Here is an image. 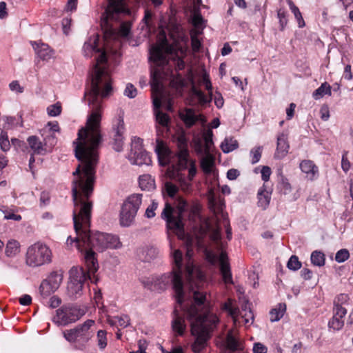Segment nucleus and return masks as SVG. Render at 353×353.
Masks as SVG:
<instances>
[{
    "mask_svg": "<svg viewBox=\"0 0 353 353\" xmlns=\"http://www.w3.org/2000/svg\"><path fill=\"white\" fill-rule=\"evenodd\" d=\"M192 251L188 250L185 257L179 250L172 252V270L152 279L154 290L164 291L172 286L176 303L183 310L190 323L191 333L195 337L192 345L194 353L205 347L210 333L219 323L216 314L210 311L206 293L199 289L204 274L192 259Z\"/></svg>",
    "mask_w": 353,
    "mask_h": 353,
    "instance_id": "1",
    "label": "nucleus"
},
{
    "mask_svg": "<svg viewBox=\"0 0 353 353\" xmlns=\"http://www.w3.org/2000/svg\"><path fill=\"white\" fill-rule=\"evenodd\" d=\"M100 145L74 146L76 158L81 162L73 172L77 175L72 182V200L74 210L72 219L76 233L83 231L82 240L85 246L84 262L88 270L96 273L99 269V263L94 249L103 252L106 249H118L121 247L119 238L111 234L99 231L90 230V222L92 203L89 200L93 192L95 168L98 163V150Z\"/></svg>",
    "mask_w": 353,
    "mask_h": 353,
    "instance_id": "2",
    "label": "nucleus"
},
{
    "mask_svg": "<svg viewBox=\"0 0 353 353\" xmlns=\"http://www.w3.org/2000/svg\"><path fill=\"white\" fill-rule=\"evenodd\" d=\"M99 35L94 34L85 41L82 51L85 57L90 58L98 54L96 62L90 75V85L85 91L83 99H87L92 110L86 125L78 132V138L73 142L76 145H100L102 137L100 132V121L103 108V99L112 93V80L107 69L101 65L107 63V55L104 50L99 47Z\"/></svg>",
    "mask_w": 353,
    "mask_h": 353,
    "instance_id": "3",
    "label": "nucleus"
},
{
    "mask_svg": "<svg viewBox=\"0 0 353 353\" xmlns=\"http://www.w3.org/2000/svg\"><path fill=\"white\" fill-rule=\"evenodd\" d=\"M186 49L170 44L165 34L157 43L150 48L149 60L152 61L150 85L157 122L165 127L170 122V117L159 110L161 101L157 95L160 94L161 80L168 74L170 66L174 65L176 70L185 68L183 60Z\"/></svg>",
    "mask_w": 353,
    "mask_h": 353,
    "instance_id": "4",
    "label": "nucleus"
},
{
    "mask_svg": "<svg viewBox=\"0 0 353 353\" xmlns=\"http://www.w3.org/2000/svg\"><path fill=\"white\" fill-rule=\"evenodd\" d=\"M106 6L101 17V26L105 34H114L119 25L120 36L128 37L131 30L134 15L128 5V0H106Z\"/></svg>",
    "mask_w": 353,
    "mask_h": 353,
    "instance_id": "5",
    "label": "nucleus"
},
{
    "mask_svg": "<svg viewBox=\"0 0 353 353\" xmlns=\"http://www.w3.org/2000/svg\"><path fill=\"white\" fill-rule=\"evenodd\" d=\"M187 206V201L182 198L178 199L176 209L169 203H165L161 217L166 221L168 229L173 230L177 234H183L184 232L183 214L186 210Z\"/></svg>",
    "mask_w": 353,
    "mask_h": 353,
    "instance_id": "6",
    "label": "nucleus"
},
{
    "mask_svg": "<svg viewBox=\"0 0 353 353\" xmlns=\"http://www.w3.org/2000/svg\"><path fill=\"white\" fill-rule=\"evenodd\" d=\"M94 321L88 319L72 329L65 330L63 334L68 342L75 343L77 349L83 350L94 335Z\"/></svg>",
    "mask_w": 353,
    "mask_h": 353,
    "instance_id": "7",
    "label": "nucleus"
},
{
    "mask_svg": "<svg viewBox=\"0 0 353 353\" xmlns=\"http://www.w3.org/2000/svg\"><path fill=\"white\" fill-rule=\"evenodd\" d=\"M70 281L68 283V293L70 298L77 299L83 294L84 283L90 280L94 282L95 279V273H92L83 267H72L69 272ZM97 282V279L94 281Z\"/></svg>",
    "mask_w": 353,
    "mask_h": 353,
    "instance_id": "8",
    "label": "nucleus"
},
{
    "mask_svg": "<svg viewBox=\"0 0 353 353\" xmlns=\"http://www.w3.org/2000/svg\"><path fill=\"white\" fill-rule=\"evenodd\" d=\"M52 254L48 246L41 242H37L28 247L26 263L32 268H37L52 262Z\"/></svg>",
    "mask_w": 353,
    "mask_h": 353,
    "instance_id": "9",
    "label": "nucleus"
},
{
    "mask_svg": "<svg viewBox=\"0 0 353 353\" xmlns=\"http://www.w3.org/2000/svg\"><path fill=\"white\" fill-rule=\"evenodd\" d=\"M142 196L141 194H133L123 202L119 214L121 226L129 227L132 224L141 205Z\"/></svg>",
    "mask_w": 353,
    "mask_h": 353,
    "instance_id": "10",
    "label": "nucleus"
},
{
    "mask_svg": "<svg viewBox=\"0 0 353 353\" xmlns=\"http://www.w3.org/2000/svg\"><path fill=\"white\" fill-rule=\"evenodd\" d=\"M84 315V311L72 303L64 304L56 310L52 321L57 325L65 326L78 321Z\"/></svg>",
    "mask_w": 353,
    "mask_h": 353,
    "instance_id": "11",
    "label": "nucleus"
},
{
    "mask_svg": "<svg viewBox=\"0 0 353 353\" xmlns=\"http://www.w3.org/2000/svg\"><path fill=\"white\" fill-rule=\"evenodd\" d=\"M205 258L207 261L213 265H215L217 261H219L220 265V272L223 278V281L226 284L233 283L230 265L226 252L222 251L219 256H217L212 251L206 250Z\"/></svg>",
    "mask_w": 353,
    "mask_h": 353,
    "instance_id": "12",
    "label": "nucleus"
},
{
    "mask_svg": "<svg viewBox=\"0 0 353 353\" xmlns=\"http://www.w3.org/2000/svg\"><path fill=\"white\" fill-rule=\"evenodd\" d=\"M128 159L132 164L137 165H149L151 163L148 153L143 148V139L137 137L132 138Z\"/></svg>",
    "mask_w": 353,
    "mask_h": 353,
    "instance_id": "13",
    "label": "nucleus"
},
{
    "mask_svg": "<svg viewBox=\"0 0 353 353\" xmlns=\"http://www.w3.org/2000/svg\"><path fill=\"white\" fill-rule=\"evenodd\" d=\"M112 130L113 137V149L117 152L123 150L124 143L123 134L125 132V125L123 114H119L118 117L113 120Z\"/></svg>",
    "mask_w": 353,
    "mask_h": 353,
    "instance_id": "14",
    "label": "nucleus"
},
{
    "mask_svg": "<svg viewBox=\"0 0 353 353\" xmlns=\"http://www.w3.org/2000/svg\"><path fill=\"white\" fill-rule=\"evenodd\" d=\"M178 152L176 154L177 158V166L179 170H184L188 168L190 161H193L190 159V154L188 148V143L185 137H180L177 139Z\"/></svg>",
    "mask_w": 353,
    "mask_h": 353,
    "instance_id": "15",
    "label": "nucleus"
},
{
    "mask_svg": "<svg viewBox=\"0 0 353 353\" xmlns=\"http://www.w3.org/2000/svg\"><path fill=\"white\" fill-rule=\"evenodd\" d=\"M44 141L45 143L43 144L37 136H30L27 139L32 153L41 155L45 154L48 151L47 148L48 141H50V147H52L57 143V140L52 134L48 136V138H45Z\"/></svg>",
    "mask_w": 353,
    "mask_h": 353,
    "instance_id": "16",
    "label": "nucleus"
},
{
    "mask_svg": "<svg viewBox=\"0 0 353 353\" xmlns=\"http://www.w3.org/2000/svg\"><path fill=\"white\" fill-rule=\"evenodd\" d=\"M155 152L161 165L165 166L171 163L172 154L163 141L157 139L156 141Z\"/></svg>",
    "mask_w": 353,
    "mask_h": 353,
    "instance_id": "17",
    "label": "nucleus"
},
{
    "mask_svg": "<svg viewBox=\"0 0 353 353\" xmlns=\"http://www.w3.org/2000/svg\"><path fill=\"white\" fill-rule=\"evenodd\" d=\"M347 314V310L345 307L333 308V316L328 322V327L334 330H340L344 325L343 318Z\"/></svg>",
    "mask_w": 353,
    "mask_h": 353,
    "instance_id": "18",
    "label": "nucleus"
},
{
    "mask_svg": "<svg viewBox=\"0 0 353 353\" xmlns=\"http://www.w3.org/2000/svg\"><path fill=\"white\" fill-rule=\"evenodd\" d=\"M31 45L34 48L37 57L43 61H48L54 56V50L44 43H37V41H31Z\"/></svg>",
    "mask_w": 353,
    "mask_h": 353,
    "instance_id": "19",
    "label": "nucleus"
},
{
    "mask_svg": "<svg viewBox=\"0 0 353 353\" xmlns=\"http://www.w3.org/2000/svg\"><path fill=\"white\" fill-rule=\"evenodd\" d=\"M171 325L173 332L178 336H183L186 330L185 319L179 314L177 309L173 312Z\"/></svg>",
    "mask_w": 353,
    "mask_h": 353,
    "instance_id": "20",
    "label": "nucleus"
},
{
    "mask_svg": "<svg viewBox=\"0 0 353 353\" xmlns=\"http://www.w3.org/2000/svg\"><path fill=\"white\" fill-rule=\"evenodd\" d=\"M287 134L281 133L277 136L276 150L274 157L282 159L286 156L289 150Z\"/></svg>",
    "mask_w": 353,
    "mask_h": 353,
    "instance_id": "21",
    "label": "nucleus"
},
{
    "mask_svg": "<svg viewBox=\"0 0 353 353\" xmlns=\"http://www.w3.org/2000/svg\"><path fill=\"white\" fill-rule=\"evenodd\" d=\"M300 169L306 174L307 177L313 180L319 174L318 167L311 160H303L300 163Z\"/></svg>",
    "mask_w": 353,
    "mask_h": 353,
    "instance_id": "22",
    "label": "nucleus"
},
{
    "mask_svg": "<svg viewBox=\"0 0 353 353\" xmlns=\"http://www.w3.org/2000/svg\"><path fill=\"white\" fill-rule=\"evenodd\" d=\"M180 117L187 128L192 127L199 120V117L195 114L192 109L187 108L185 112L180 114Z\"/></svg>",
    "mask_w": 353,
    "mask_h": 353,
    "instance_id": "23",
    "label": "nucleus"
},
{
    "mask_svg": "<svg viewBox=\"0 0 353 353\" xmlns=\"http://www.w3.org/2000/svg\"><path fill=\"white\" fill-rule=\"evenodd\" d=\"M159 250L154 246H147L141 251L140 259L144 262H150L159 255Z\"/></svg>",
    "mask_w": 353,
    "mask_h": 353,
    "instance_id": "24",
    "label": "nucleus"
},
{
    "mask_svg": "<svg viewBox=\"0 0 353 353\" xmlns=\"http://www.w3.org/2000/svg\"><path fill=\"white\" fill-rule=\"evenodd\" d=\"M139 187L143 190L150 191L155 189L154 179L150 174H143L139 178Z\"/></svg>",
    "mask_w": 353,
    "mask_h": 353,
    "instance_id": "25",
    "label": "nucleus"
},
{
    "mask_svg": "<svg viewBox=\"0 0 353 353\" xmlns=\"http://www.w3.org/2000/svg\"><path fill=\"white\" fill-rule=\"evenodd\" d=\"M82 233L83 231L81 230V231H79V234L77 233L76 237L72 238L70 236H68L66 241V244L68 246H72L73 245H74V246L78 249V250L84 254L85 246L83 244V240L81 238Z\"/></svg>",
    "mask_w": 353,
    "mask_h": 353,
    "instance_id": "26",
    "label": "nucleus"
},
{
    "mask_svg": "<svg viewBox=\"0 0 353 353\" xmlns=\"http://www.w3.org/2000/svg\"><path fill=\"white\" fill-rule=\"evenodd\" d=\"M226 347L231 352H236L243 350L242 343L238 341L232 333H229L226 337Z\"/></svg>",
    "mask_w": 353,
    "mask_h": 353,
    "instance_id": "27",
    "label": "nucleus"
},
{
    "mask_svg": "<svg viewBox=\"0 0 353 353\" xmlns=\"http://www.w3.org/2000/svg\"><path fill=\"white\" fill-rule=\"evenodd\" d=\"M277 190L281 194L288 195L292 192V187L288 179L281 174L277 184Z\"/></svg>",
    "mask_w": 353,
    "mask_h": 353,
    "instance_id": "28",
    "label": "nucleus"
},
{
    "mask_svg": "<svg viewBox=\"0 0 353 353\" xmlns=\"http://www.w3.org/2000/svg\"><path fill=\"white\" fill-rule=\"evenodd\" d=\"M285 310V303H279L276 307L272 309L270 312L271 321L276 322L279 321L284 315Z\"/></svg>",
    "mask_w": 353,
    "mask_h": 353,
    "instance_id": "29",
    "label": "nucleus"
},
{
    "mask_svg": "<svg viewBox=\"0 0 353 353\" xmlns=\"http://www.w3.org/2000/svg\"><path fill=\"white\" fill-rule=\"evenodd\" d=\"M238 146L237 141L232 137H226L221 144V148L224 153L232 152Z\"/></svg>",
    "mask_w": 353,
    "mask_h": 353,
    "instance_id": "30",
    "label": "nucleus"
},
{
    "mask_svg": "<svg viewBox=\"0 0 353 353\" xmlns=\"http://www.w3.org/2000/svg\"><path fill=\"white\" fill-rule=\"evenodd\" d=\"M258 205L265 210L269 205L270 201V193L261 188L258 192Z\"/></svg>",
    "mask_w": 353,
    "mask_h": 353,
    "instance_id": "31",
    "label": "nucleus"
},
{
    "mask_svg": "<svg viewBox=\"0 0 353 353\" xmlns=\"http://www.w3.org/2000/svg\"><path fill=\"white\" fill-rule=\"evenodd\" d=\"M191 92L198 99L201 105L208 104L212 100V93H210V97H207L201 90L197 89L194 85L192 87Z\"/></svg>",
    "mask_w": 353,
    "mask_h": 353,
    "instance_id": "32",
    "label": "nucleus"
},
{
    "mask_svg": "<svg viewBox=\"0 0 353 353\" xmlns=\"http://www.w3.org/2000/svg\"><path fill=\"white\" fill-rule=\"evenodd\" d=\"M328 94L331 95V86L327 83H323L320 87H319L314 92L313 97L315 99H319L322 98L324 95Z\"/></svg>",
    "mask_w": 353,
    "mask_h": 353,
    "instance_id": "33",
    "label": "nucleus"
},
{
    "mask_svg": "<svg viewBox=\"0 0 353 353\" xmlns=\"http://www.w3.org/2000/svg\"><path fill=\"white\" fill-rule=\"evenodd\" d=\"M310 260L314 265L322 267L325 265V254L321 251L315 250L312 252Z\"/></svg>",
    "mask_w": 353,
    "mask_h": 353,
    "instance_id": "34",
    "label": "nucleus"
},
{
    "mask_svg": "<svg viewBox=\"0 0 353 353\" xmlns=\"http://www.w3.org/2000/svg\"><path fill=\"white\" fill-rule=\"evenodd\" d=\"M19 252V243L16 240H10L6 248V254L8 256H14Z\"/></svg>",
    "mask_w": 353,
    "mask_h": 353,
    "instance_id": "35",
    "label": "nucleus"
},
{
    "mask_svg": "<svg viewBox=\"0 0 353 353\" xmlns=\"http://www.w3.org/2000/svg\"><path fill=\"white\" fill-rule=\"evenodd\" d=\"M57 289L50 284L46 279L43 280L39 288V293L43 297H47L54 292Z\"/></svg>",
    "mask_w": 353,
    "mask_h": 353,
    "instance_id": "36",
    "label": "nucleus"
},
{
    "mask_svg": "<svg viewBox=\"0 0 353 353\" xmlns=\"http://www.w3.org/2000/svg\"><path fill=\"white\" fill-rule=\"evenodd\" d=\"M288 4L292 12L294 14V17L298 22L299 27H304L305 23L299 8L296 6L292 1H289Z\"/></svg>",
    "mask_w": 353,
    "mask_h": 353,
    "instance_id": "37",
    "label": "nucleus"
},
{
    "mask_svg": "<svg viewBox=\"0 0 353 353\" xmlns=\"http://www.w3.org/2000/svg\"><path fill=\"white\" fill-rule=\"evenodd\" d=\"M46 280L49 282L54 288L57 289L62 281V274L54 271L50 274L49 276Z\"/></svg>",
    "mask_w": 353,
    "mask_h": 353,
    "instance_id": "38",
    "label": "nucleus"
},
{
    "mask_svg": "<svg viewBox=\"0 0 353 353\" xmlns=\"http://www.w3.org/2000/svg\"><path fill=\"white\" fill-rule=\"evenodd\" d=\"M262 146H256L251 149L250 152V157L251 159L252 164H256L260 161L262 154Z\"/></svg>",
    "mask_w": 353,
    "mask_h": 353,
    "instance_id": "39",
    "label": "nucleus"
},
{
    "mask_svg": "<svg viewBox=\"0 0 353 353\" xmlns=\"http://www.w3.org/2000/svg\"><path fill=\"white\" fill-rule=\"evenodd\" d=\"M277 17L279 19L280 30L283 31L288 24V12L284 9H279L277 11Z\"/></svg>",
    "mask_w": 353,
    "mask_h": 353,
    "instance_id": "40",
    "label": "nucleus"
},
{
    "mask_svg": "<svg viewBox=\"0 0 353 353\" xmlns=\"http://www.w3.org/2000/svg\"><path fill=\"white\" fill-rule=\"evenodd\" d=\"M107 332L105 330H100L97 332V345L100 350H103L107 345Z\"/></svg>",
    "mask_w": 353,
    "mask_h": 353,
    "instance_id": "41",
    "label": "nucleus"
},
{
    "mask_svg": "<svg viewBox=\"0 0 353 353\" xmlns=\"http://www.w3.org/2000/svg\"><path fill=\"white\" fill-rule=\"evenodd\" d=\"M287 267L291 270L296 271L301 268V263L296 255H292L287 263Z\"/></svg>",
    "mask_w": 353,
    "mask_h": 353,
    "instance_id": "42",
    "label": "nucleus"
},
{
    "mask_svg": "<svg viewBox=\"0 0 353 353\" xmlns=\"http://www.w3.org/2000/svg\"><path fill=\"white\" fill-rule=\"evenodd\" d=\"M0 146L3 152H6L10 150V144L8 140L7 133L1 131L0 136Z\"/></svg>",
    "mask_w": 353,
    "mask_h": 353,
    "instance_id": "43",
    "label": "nucleus"
},
{
    "mask_svg": "<svg viewBox=\"0 0 353 353\" xmlns=\"http://www.w3.org/2000/svg\"><path fill=\"white\" fill-rule=\"evenodd\" d=\"M350 257L349 251L347 249H341L335 255V260L338 263H343Z\"/></svg>",
    "mask_w": 353,
    "mask_h": 353,
    "instance_id": "44",
    "label": "nucleus"
},
{
    "mask_svg": "<svg viewBox=\"0 0 353 353\" xmlns=\"http://www.w3.org/2000/svg\"><path fill=\"white\" fill-rule=\"evenodd\" d=\"M164 188L168 195L171 198H174L179 190L177 186L171 182H166Z\"/></svg>",
    "mask_w": 353,
    "mask_h": 353,
    "instance_id": "45",
    "label": "nucleus"
},
{
    "mask_svg": "<svg viewBox=\"0 0 353 353\" xmlns=\"http://www.w3.org/2000/svg\"><path fill=\"white\" fill-rule=\"evenodd\" d=\"M48 114L51 117H57L61 112V106L59 103L50 105L47 108Z\"/></svg>",
    "mask_w": 353,
    "mask_h": 353,
    "instance_id": "46",
    "label": "nucleus"
},
{
    "mask_svg": "<svg viewBox=\"0 0 353 353\" xmlns=\"http://www.w3.org/2000/svg\"><path fill=\"white\" fill-rule=\"evenodd\" d=\"M158 208V203L153 200L152 203L146 208L145 216L148 219H152L155 216V210Z\"/></svg>",
    "mask_w": 353,
    "mask_h": 353,
    "instance_id": "47",
    "label": "nucleus"
},
{
    "mask_svg": "<svg viewBox=\"0 0 353 353\" xmlns=\"http://www.w3.org/2000/svg\"><path fill=\"white\" fill-rule=\"evenodd\" d=\"M124 95L130 99L134 98L137 94L136 88L132 83H128L123 92Z\"/></svg>",
    "mask_w": 353,
    "mask_h": 353,
    "instance_id": "48",
    "label": "nucleus"
},
{
    "mask_svg": "<svg viewBox=\"0 0 353 353\" xmlns=\"http://www.w3.org/2000/svg\"><path fill=\"white\" fill-rule=\"evenodd\" d=\"M212 130H208L206 133L203 135V139L205 142V150L206 152H208L210 150V145L213 143L212 141Z\"/></svg>",
    "mask_w": 353,
    "mask_h": 353,
    "instance_id": "49",
    "label": "nucleus"
},
{
    "mask_svg": "<svg viewBox=\"0 0 353 353\" xmlns=\"http://www.w3.org/2000/svg\"><path fill=\"white\" fill-rule=\"evenodd\" d=\"M348 300V296L345 294H341L334 301V307L336 309V306L339 307H343L342 304L347 302Z\"/></svg>",
    "mask_w": 353,
    "mask_h": 353,
    "instance_id": "50",
    "label": "nucleus"
},
{
    "mask_svg": "<svg viewBox=\"0 0 353 353\" xmlns=\"http://www.w3.org/2000/svg\"><path fill=\"white\" fill-rule=\"evenodd\" d=\"M201 165L205 172L210 173L212 166V161L207 158H203L201 160Z\"/></svg>",
    "mask_w": 353,
    "mask_h": 353,
    "instance_id": "51",
    "label": "nucleus"
},
{
    "mask_svg": "<svg viewBox=\"0 0 353 353\" xmlns=\"http://www.w3.org/2000/svg\"><path fill=\"white\" fill-rule=\"evenodd\" d=\"M197 169L196 167V161H191L190 168L188 169V179L190 181H192L195 175L196 174Z\"/></svg>",
    "mask_w": 353,
    "mask_h": 353,
    "instance_id": "52",
    "label": "nucleus"
},
{
    "mask_svg": "<svg viewBox=\"0 0 353 353\" xmlns=\"http://www.w3.org/2000/svg\"><path fill=\"white\" fill-rule=\"evenodd\" d=\"M202 82H203V85H205V89L209 92V97H210V93H212V83L210 81L209 75L208 74L205 73L203 75Z\"/></svg>",
    "mask_w": 353,
    "mask_h": 353,
    "instance_id": "53",
    "label": "nucleus"
},
{
    "mask_svg": "<svg viewBox=\"0 0 353 353\" xmlns=\"http://www.w3.org/2000/svg\"><path fill=\"white\" fill-rule=\"evenodd\" d=\"M194 148L197 154H203L204 152H206L203 142L200 139H194Z\"/></svg>",
    "mask_w": 353,
    "mask_h": 353,
    "instance_id": "54",
    "label": "nucleus"
},
{
    "mask_svg": "<svg viewBox=\"0 0 353 353\" xmlns=\"http://www.w3.org/2000/svg\"><path fill=\"white\" fill-rule=\"evenodd\" d=\"M252 350L254 353H267L268 348L261 343H256Z\"/></svg>",
    "mask_w": 353,
    "mask_h": 353,
    "instance_id": "55",
    "label": "nucleus"
},
{
    "mask_svg": "<svg viewBox=\"0 0 353 353\" xmlns=\"http://www.w3.org/2000/svg\"><path fill=\"white\" fill-rule=\"evenodd\" d=\"M347 153V152H345L343 154L342 160H341V168L345 172H347L350 168V163L346 157Z\"/></svg>",
    "mask_w": 353,
    "mask_h": 353,
    "instance_id": "56",
    "label": "nucleus"
},
{
    "mask_svg": "<svg viewBox=\"0 0 353 353\" xmlns=\"http://www.w3.org/2000/svg\"><path fill=\"white\" fill-rule=\"evenodd\" d=\"M147 341L145 340H139L138 342L139 350L137 351L130 352V353H146Z\"/></svg>",
    "mask_w": 353,
    "mask_h": 353,
    "instance_id": "57",
    "label": "nucleus"
},
{
    "mask_svg": "<svg viewBox=\"0 0 353 353\" xmlns=\"http://www.w3.org/2000/svg\"><path fill=\"white\" fill-rule=\"evenodd\" d=\"M261 172L262 180L264 181H269L271 174V169L268 166H263Z\"/></svg>",
    "mask_w": 353,
    "mask_h": 353,
    "instance_id": "58",
    "label": "nucleus"
},
{
    "mask_svg": "<svg viewBox=\"0 0 353 353\" xmlns=\"http://www.w3.org/2000/svg\"><path fill=\"white\" fill-rule=\"evenodd\" d=\"M10 89L12 91H15L18 93L23 92V88L19 85L17 81H13L9 84Z\"/></svg>",
    "mask_w": 353,
    "mask_h": 353,
    "instance_id": "59",
    "label": "nucleus"
},
{
    "mask_svg": "<svg viewBox=\"0 0 353 353\" xmlns=\"http://www.w3.org/2000/svg\"><path fill=\"white\" fill-rule=\"evenodd\" d=\"M191 43H192V49L194 51H198L201 45L199 39L194 34L191 35Z\"/></svg>",
    "mask_w": 353,
    "mask_h": 353,
    "instance_id": "60",
    "label": "nucleus"
},
{
    "mask_svg": "<svg viewBox=\"0 0 353 353\" xmlns=\"http://www.w3.org/2000/svg\"><path fill=\"white\" fill-rule=\"evenodd\" d=\"M240 175V172L237 169H230L227 172V178L229 180H235Z\"/></svg>",
    "mask_w": 353,
    "mask_h": 353,
    "instance_id": "61",
    "label": "nucleus"
},
{
    "mask_svg": "<svg viewBox=\"0 0 353 353\" xmlns=\"http://www.w3.org/2000/svg\"><path fill=\"white\" fill-rule=\"evenodd\" d=\"M61 303V299L57 296H52L49 301L50 307L52 308H56L59 307Z\"/></svg>",
    "mask_w": 353,
    "mask_h": 353,
    "instance_id": "62",
    "label": "nucleus"
},
{
    "mask_svg": "<svg viewBox=\"0 0 353 353\" xmlns=\"http://www.w3.org/2000/svg\"><path fill=\"white\" fill-rule=\"evenodd\" d=\"M118 323L120 326L126 327L130 324V318L127 315L118 317Z\"/></svg>",
    "mask_w": 353,
    "mask_h": 353,
    "instance_id": "63",
    "label": "nucleus"
},
{
    "mask_svg": "<svg viewBox=\"0 0 353 353\" xmlns=\"http://www.w3.org/2000/svg\"><path fill=\"white\" fill-rule=\"evenodd\" d=\"M312 274H313L312 272L310 269H307V268H303L301 271V277L304 280L311 279L312 277Z\"/></svg>",
    "mask_w": 353,
    "mask_h": 353,
    "instance_id": "64",
    "label": "nucleus"
}]
</instances>
